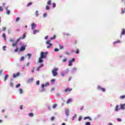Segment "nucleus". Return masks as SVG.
Returning <instances> with one entry per match:
<instances>
[{
	"mask_svg": "<svg viewBox=\"0 0 125 125\" xmlns=\"http://www.w3.org/2000/svg\"><path fill=\"white\" fill-rule=\"evenodd\" d=\"M55 39H56V36L54 35L53 37L50 38V40H47V42H46V44H49V45L47 46V48H50L52 46L53 44L52 43H50V42L53 40H55Z\"/></svg>",
	"mask_w": 125,
	"mask_h": 125,
	"instance_id": "nucleus-1",
	"label": "nucleus"
},
{
	"mask_svg": "<svg viewBox=\"0 0 125 125\" xmlns=\"http://www.w3.org/2000/svg\"><path fill=\"white\" fill-rule=\"evenodd\" d=\"M58 70H59V68H54V69H53V70H52V74L53 77L57 76V75H58V73L57 72H58Z\"/></svg>",
	"mask_w": 125,
	"mask_h": 125,
	"instance_id": "nucleus-2",
	"label": "nucleus"
},
{
	"mask_svg": "<svg viewBox=\"0 0 125 125\" xmlns=\"http://www.w3.org/2000/svg\"><path fill=\"white\" fill-rule=\"evenodd\" d=\"M48 54V52H41L40 57H41V58L45 59V58H46V55H47Z\"/></svg>",
	"mask_w": 125,
	"mask_h": 125,
	"instance_id": "nucleus-3",
	"label": "nucleus"
},
{
	"mask_svg": "<svg viewBox=\"0 0 125 125\" xmlns=\"http://www.w3.org/2000/svg\"><path fill=\"white\" fill-rule=\"evenodd\" d=\"M46 91V89L44 88V84H42L41 85V87L39 89V92H45Z\"/></svg>",
	"mask_w": 125,
	"mask_h": 125,
	"instance_id": "nucleus-4",
	"label": "nucleus"
},
{
	"mask_svg": "<svg viewBox=\"0 0 125 125\" xmlns=\"http://www.w3.org/2000/svg\"><path fill=\"white\" fill-rule=\"evenodd\" d=\"M76 61V59L72 58L71 60L68 61V66L69 67H72L73 66V62H75Z\"/></svg>",
	"mask_w": 125,
	"mask_h": 125,
	"instance_id": "nucleus-5",
	"label": "nucleus"
},
{
	"mask_svg": "<svg viewBox=\"0 0 125 125\" xmlns=\"http://www.w3.org/2000/svg\"><path fill=\"white\" fill-rule=\"evenodd\" d=\"M97 89L98 90H102V91H103V92H105L106 91V89L104 88H102L101 87V86L98 85L97 87Z\"/></svg>",
	"mask_w": 125,
	"mask_h": 125,
	"instance_id": "nucleus-6",
	"label": "nucleus"
},
{
	"mask_svg": "<svg viewBox=\"0 0 125 125\" xmlns=\"http://www.w3.org/2000/svg\"><path fill=\"white\" fill-rule=\"evenodd\" d=\"M125 29L123 28L121 31L120 39H122L123 36H125Z\"/></svg>",
	"mask_w": 125,
	"mask_h": 125,
	"instance_id": "nucleus-7",
	"label": "nucleus"
},
{
	"mask_svg": "<svg viewBox=\"0 0 125 125\" xmlns=\"http://www.w3.org/2000/svg\"><path fill=\"white\" fill-rule=\"evenodd\" d=\"M69 113H70V110L68 108H66L65 110V116H66V117H69Z\"/></svg>",
	"mask_w": 125,
	"mask_h": 125,
	"instance_id": "nucleus-8",
	"label": "nucleus"
},
{
	"mask_svg": "<svg viewBox=\"0 0 125 125\" xmlns=\"http://www.w3.org/2000/svg\"><path fill=\"white\" fill-rule=\"evenodd\" d=\"M72 88H70L69 87L66 88L65 90H64V92H68L69 93H70V92H71V91H72Z\"/></svg>",
	"mask_w": 125,
	"mask_h": 125,
	"instance_id": "nucleus-9",
	"label": "nucleus"
},
{
	"mask_svg": "<svg viewBox=\"0 0 125 125\" xmlns=\"http://www.w3.org/2000/svg\"><path fill=\"white\" fill-rule=\"evenodd\" d=\"M119 110H121V107H120V105H117L115 108V112H119Z\"/></svg>",
	"mask_w": 125,
	"mask_h": 125,
	"instance_id": "nucleus-10",
	"label": "nucleus"
},
{
	"mask_svg": "<svg viewBox=\"0 0 125 125\" xmlns=\"http://www.w3.org/2000/svg\"><path fill=\"white\" fill-rule=\"evenodd\" d=\"M37 27V24L35 23H32L31 24V29L34 30V29H36V27Z\"/></svg>",
	"mask_w": 125,
	"mask_h": 125,
	"instance_id": "nucleus-11",
	"label": "nucleus"
},
{
	"mask_svg": "<svg viewBox=\"0 0 125 125\" xmlns=\"http://www.w3.org/2000/svg\"><path fill=\"white\" fill-rule=\"evenodd\" d=\"M119 107H120V109H121V110H125V104H120L119 105Z\"/></svg>",
	"mask_w": 125,
	"mask_h": 125,
	"instance_id": "nucleus-12",
	"label": "nucleus"
},
{
	"mask_svg": "<svg viewBox=\"0 0 125 125\" xmlns=\"http://www.w3.org/2000/svg\"><path fill=\"white\" fill-rule=\"evenodd\" d=\"M25 49H26V46L24 45L21 46L20 49V51H24Z\"/></svg>",
	"mask_w": 125,
	"mask_h": 125,
	"instance_id": "nucleus-13",
	"label": "nucleus"
},
{
	"mask_svg": "<svg viewBox=\"0 0 125 125\" xmlns=\"http://www.w3.org/2000/svg\"><path fill=\"white\" fill-rule=\"evenodd\" d=\"M18 91L20 93V94H23V93H24V91H23V89H22V88H20L18 90Z\"/></svg>",
	"mask_w": 125,
	"mask_h": 125,
	"instance_id": "nucleus-14",
	"label": "nucleus"
},
{
	"mask_svg": "<svg viewBox=\"0 0 125 125\" xmlns=\"http://www.w3.org/2000/svg\"><path fill=\"white\" fill-rule=\"evenodd\" d=\"M42 59H43V58L40 57L38 61L39 63H42V62H43V60Z\"/></svg>",
	"mask_w": 125,
	"mask_h": 125,
	"instance_id": "nucleus-15",
	"label": "nucleus"
},
{
	"mask_svg": "<svg viewBox=\"0 0 125 125\" xmlns=\"http://www.w3.org/2000/svg\"><path fill=\"white\" fill-rule=\"evenodd\" d=\"M122 42H121V41L117 40L114 42H113V45H115V44H116V43H121Z\"/></svg>",
	"mask_w": 125,
	"mask_h": 125,
	"instance_id": "nucleus-16",
	"label": "nucleus"
},
{
	"mask_svg": "<svg viewBox=\"0 0 125 125\" xmlns=\"http://www.w3.org/2000/svg\"><path fill=\"white\" fill-rule=\"evenodd\" d=\"M62 34L63 35V36H67V37H69L71 36V34H70V33H68L66 32H63Z\"/></svg>",
	"mask_w": 125,
	"mask_h": 125,
	"instance_id": "nucleus-17",
	"label": "nucleus"
},
{
	"mask_svg": "<svg viewBox=\"0 0 125 125\" xmlns=\"http://www.w3.org/2000/svg\"><path fill=\"white\" fill-rule=\"evenodd\" d=\"M40 30H33V35H36L37 33H39Z\"/></svg>",
	"mask_w": 125,
	"mask_h": 125,
	"instance_id": "nucleus-18",
	"label": "nucleus"
},
{
	"mask_svg": "<svg viewBox=\"0 0 125 125\" xmlns=\"http://www.w3.org/2000/svg\"><path fill=\"white\" fill-rule=\"evenodd\" d=\"M8 74H6L4 76V81L6 82L7 80V78H8Z\"/></svg>",
	"mask_w": 125,
	"mask_h": 125,
	"instance_id": "nucleus-19",
	"label": "nucleus"
},
{
	"mask_svg": "<svg viewBox=\"0 0 125 125\" xmlns=\"http://www.w3.org/2000/svg\"><path fill=\"white\" fill-rule=\"evenodd\" d=\"M33 81H34V79L30 78L28 80L27 83H32Z\"/></svg>",
	"mask_w": 125,
	"mask_h": 125,
	"instance_id": "nucleus-20",
	"label": "nucleus"
},
{
	"mask_svg": "<svg viewBox=\"0 0 125 125\" xmlns=\"http://www.w3.org/2000/svg\"><path fill=\"white\" fill-rule=\"evenodd\" d=\"M70 102H72V99H68L67 101H66V104H70Z\"/></svg>",
	"mask_w": 125,
	"mask_h": 125,
	"instance_id": "nucleus-21",
	"label": "nucleus"
},
{
	"mask_svg": "<svg viewBox=\"0 0 125 125\" xmlns=\"http://www.w3.org/2000/svg\"><path fill=\"white\" fill-rule=\"evenodd\" d=\"M17 44H18V43L16 42H14L12 44V46H16L17 47Z\"/></svg>",
	"mask_w": 125,
	"mask_h": 125,
	"instance_id": "nucleus-22",
	"label": "nucleus"
},
{
	"mask_svg": "<svg viewBox=\"0 0 125 125\" xmlns=\"http://www.w3.org/2000/svg\"><path fill=\"white\" fill-rule=\"evenodd\" d=\"M35 15L36 17H39V16L40 15V14L39 13V11H36L35 13Z\"/></svg>",
	"mask_w": 125,
	"mask_h": 125,
	"instance_id": "nucleus-23",
	"label": "nucleus"
},
{
	"mask_svg": "<svg viewBox=\"0 0 125 125\" xmlns=\"http://www.w3.org/2000/svg\"><path fill=\"white\" fill-rule=\"evenodd\" d=\"M87 119H88L89 121H91V118H90V117L87 116V117H85L84 118V120H87Z\"/></svg>",
	"mask_w": 125,
	"mask_h": 125,
	"instance_id": "nucleus-24",
	"label": "nucleus"
},
{
	"mask_svg": "<svg viewBox=\"0 0 125 125\" xmlns=\"http://www.w3.org/2000/svg\"><path fill=\"white\" fill-rule=\"evenodd\" d=\"M77 114H75L73 117H72V121H74L75 119H76V118H77Z\"/></svg>",
	"mask_w": 125,
	"mask_h": 125,
	"instance_id": "nucleus-25",
	"label": "nucleus"
},
{
	"mask_svg": "<svg viewBox=\"0 0 125 125\" xmlns=\"http://www.w3.org/2000/svg\"><path fill=\"white\" fill-rule=\"evenodd\" d=\"M6 13L7 15H10V10H7L6 11Z\"/></svg>",
	"mask_w": 125,
	"mask_h": 125,
	"instance_id": "nucleus-26",
	"label": "nucleus"
},
{
	"mask_svg": "<svg viewBox=\"0 0 125 125\" xmlns=\"http://www.w3.org/2000/svg\"><path fill=\"white\" fill-rule=\"evenodd\" d=\"M48 85H49V83L48 82H47L45 83V84H44V86L46 87V86H48Z\"/></svg>",
	"mask_w": 125,
	"mask_h": 125,
	"instance_id": "nucleus-27",
	"label": "nucleus"
},
{
	"mask_svg": "<svg viewBox=\"0 0 125 125\" xmlns=\"http://www.w3.org/2000/svg\"><path fill=\"white\" fill-rule=\"evenodd\" d=\"M2 38H3L4 41L6 40V36H5V34L3 33L2 34Z\"/></svg>",
	"mask_w": 125,
	"mask_h": 125,
	"instance_id": "nucleus-28",
	"label": "nucleus"
},
{
	"mask_svg": "<svg viewBox=\"0 0 125 125\" xmlns=\"http://www.w3.org/2000/svg\"><path fill=\"white\" fill-rule=\"evenodd\" d=\"M57 107V104H53L52 108L53 109H55Z\"/></svg>",
	"mask_w": 125,
	"mask_h": 125,
	"instance_id": "nucleus-29",
	"label": "nucleus"
},
{
	"mask_svg": "<svg viewBox=\"0 0 125 125\" xmlns=\"http://www.w3.org/2000/svg\"><path fill=\"white\" fill-rule=\"evenodd\" d=\"M65 75H66V73H65V72H62L61 73V76H62V77H65Z\"/></svg>",
	"mask_w": 125,
	"mask_h": 125,
	"instance_id": "nucleus-30",
	"label": "nucleus"
},
{
	"mask_svg": "<svg viewBox=\"0 0 125 125\" xmlns=\"http://www.w3.org/2000/svg\"><path fill=\"white\" fill-rule=\"evenodd\" d=\"M76 71H77V68H76V67H74L72 69V72H76Z\"/></svg>",
	"mask_w": 125,
	"mask_h": 125,
	"instance_id": "nucleus-31",
	"label": "nucleus"
},
{
	"mask_svg": "<svg viewBox=\"0 0 125 125\" xmlns=\"http://www.w3.org/2000/svg\"><path fill=\"white\" fill-rule=\"evenodd\" d=\"M36 68L35 67H32V69H31V73H35V69Z\"/></svg>",
	"mask_w": 125,
	"mask_h": 125,
	"instance_id": "nucleus-32",
	"label": "nucleus"
},
{
	"mask_svg": "<svg viewBox=\"0 0 125 125\" xmlns=\"http://www.w3.org/2000/svg\"><path fill=\"white\" fill-rule=\"evenodd\" d=\"M59 46L60 47V49H63V48H64V46L61 45V44H59Z\"/></svg>",
	"mask_w": 125,
	"mask_h": 125,
	"instance_id": "nucleus-33",
	"label": "nucleus"
},
{
	"mask_svg": "<svg viewBox=\"0 0 125 125\" xmlns=\"http://www.w3.org/2000/svg\"><path fill=\"white\" fill-rule=\"evenodd\" d=\"M31 56L32 55H31V54H27V56L28 57V60H29V59L31 58Z\"/></svg>",
	"mask_w": 125,
	"mask_h": 125,
	"instance_id": "nucleus-34",
	"label": "nucleus"
},
{
	"mask_svg": "<svg viewBox=\"0 0 125 125\" xmlns=\"http://www.w3.org/2000/svg\"><path fill=\"white\" fill-rule=\"evenodd\" d=\"M47 4L48 5H50V4H51V0H49L47 3Z\"/></svg>",
	"mask_w": 125,
	"mask_h": 125,
	"instance_id": "nucleus-35",
	"label": "nucleus"
},
{
	"mask_svg": "<svg viewBox=\"0 0 125 125\" xmlns=\"http://www.w3.org/2000/svg\"><path fill=\"white\" fill-rule=\"evenodd\" d=\"M120 99H124L125 98V95H122L120 97Z\"/></svg>",
	"mask_w": 125,
	"mask_h": 125,
	"instance_id": "nucleus-36",
	"label": "nucleus"
},
{
	"mask_svg": "<svg viewBox=\"0 0 125 125\" xmlns=\"http://www.w3.org/2000/svg\"><path fill=\"white\" fill-rule=\"evenodd\" d=\"M47 16V14H46V13H44L43 15V18H45V17H46Z\"/></svg>",
	"mask_w": 125,
	"mask_h": 125,
	"instance_id": "nucleus-37",
	"label": "nucleus"
},
{
	"mask_svg": "<svg viewBox=\"0 0 125 125\" xmlns=\"http://www.w3.org/2000/svg\"><path fill=\"white\" fill-rule=\"evenodd\" d=\"M50 9V7L47 5L46 6V10H49Z\"/></svg>",
	"mask_w": 125,
	"mask_h": 125,
	"instance_id": "nucleus-38",
	"label": "nucleus"
},
{
	"mask_svg": "<svg viewBox=\"0 0 125 125\" xmlns=\"http://www.w3.org/2000/svg\"><path fill=\"white\" fill-rule=\"evenodd\" d=\"M32 3H32V2L28 3L27 4V7H29V6H30V5H32Z\"/></svg>",
	"mask_w": 125,
	"mask_h": 125,
	"instance_id": "nucleus-39",
	"label": "nucleus"
},
{
	"mask_svg": "<svg viewBox=\"0 0 125 125\" xmlns=\"http://www.w3.org/2000/svg\"><path fill=\"white\" fill-rule=\"evenodd\" d=\"M54 51L55 52H58V51H59V49L56 48L54 49Z\"/></svg>",
	"mask_w": 125,
	"mask_h": 125,
	"instance_id": "nucleus-40",
	"label": "nucleus"
},
{
	"mask_svg": "<svg viewBox=\"0 0 125 125\" xmlns=\"http://www.w3.org/2000/svg\"><path fill=\"white\" fill-rule=\"evenodd\" d=\"M91 125V124H90V122H86L85 123V125Z\"/></svg>",
	"mask_w": 125,
	"mask_h": 125,
	"instance_id": "nucleus-41",
	"label": "nucleus"
},
{
	"mask_svg": "<svg viewBox=\"0 0 125 125\" xmlns=\"http://www.w3.org/2000/svg\"><path fill=\"white\" fill-rule=\"evenodd\" d=\"M51 83H55V79H52L51 80Z\"/></svg>",
	"mask_w": 125,
	"mask_h": 125,
	"instance_id": "nucleus-42",
	"label": "nucleus"
},
{
	"mask_svg": "<svg viewBox=\"0 0 125 125\" xmlns=\"http://www.w3.org/2000/svg\"><path fill=\"white\" fill-rule=\"evenodd\" d=\"M28 115L29 117H33L34 114L33 113H30Z\"/></svg>",
	"mask_w": 125,
	"mask_h": 125,
	"instance_id": "nucleus-43",
	"label": "nucleus"
},
{
	"mask_svg": "<svg viewBox=\"0 0 125 125\" xmlns=\"http://www.w3.org/2000/svg\"><path fill=\"white\" fill-rule=\"evenodd\" d=\"M21 85V84L20 83H18V84H17L16 85V88H18V87H20V86Z\"/></svg>",
	"mask_w": 125,
	"mask_h": 125,
	"instance_id": "nucleus-44",
	"label": "nucleus"
},
{
	"mask_svg": "<svg viewBox=\"0 0 125 125\" xmlns=\"http://www.w3.org/2000/svg\"><path fill=\"white\" fill-rule=\"evenodd\" d=\"M24 59H25L24 57H21L20 60V61H24Z\"/></svg>",
	"mask_w": 125,
	"mask_h": 125,
	"instance_id": "nucleus-45",
	"label": "nucleus"
},
{
	"mask_svg": "<svg viewBox=\"0 0 125 125\" xmlns=\"http://www.w3.org/2000/svg\"><path fill=\"white\" fill-rule=\"evenodd\" d=\"M22 39V38H20L19 39H17V40L16 41V42L18 43V42H20V41Z\"/></svg>",
	"mask_w": 125,
	"mask_h": 125,
	"instance_id": "nucleus-46",
	"label": "nucleus"
},
{
	"mask_svg": "<svg viewBox=\"0 0 125 125\" xmlns=\"http://www.w3.org/2000/svg\"><path fill=\"white\" fill-rule=\"evenodd\" d=\"M36 84L37 85H40V81H36Z\"/></svg>",
	"mask_w": 125,
	"mask_h": 125,
	"instance_id": "nucleus-47",
	"label": "nucleus"
},
{
	"mask_svg": "<svg viewBox=\"0 0 125 125\" xmlns=\"http://www.w3.org/2000/svg\"><path fill=\"white\" fill-rule=\"evenodd\" d=\"M25 38H26V35L24 34H23V37L21 38V39H22V40H24V39H25Z\"/></svg>",
	"mask_w": 125,
	"mask_h": 125,
	"instance_id": "nucleus-48",
	"label": "nucleus"
},
{
	"mask_svg": "<svg viewBox=\"0 0 125 125\" xmlns=\"http://www.w3.org/2000/svg\"><path fill=\"white\" fill-rule=\"evenodd\" d=\"M20 20V18L19 17L17 18L16 19V21L18 22L19 20Z\"/></svg>",
	"mask_w": 125,
	"mask_h": 125,
	"instance_id": "nucleus-49",
	"label": "nucleus"
},
{
	"mask_svg": "<svg viewBox=\"0 0 125 125\" xmlns=\"http://www.w3.org/2000/svg\"><path fill=\"white\" fill-rule=\"evenodd\" d=\"M76 53V54H79V53H80V51H79V49H77Z\"/></svg>",
	"mask_w": 125,
	"mask_h": 125,
	"instance_id": "nucleus-50",
	"label": "nucleus"
},
{
	"mask_svg": "<svg viewBox=\"0 0 125 125\" xmlns=\"http://www.w3.org/2000/svg\"><path fill=\"white\" fill-rule=\"evenodd\" d=\"M53 7L55 8V7H56V4L55 3H53Z\"/></svg>",
	"mask_w": 125,
	"mask_h": 125,
	"instance_id": "nucleus-51",
	"label": "nucleus"
},
{
	"mask_svg": "<svg viewBox=\"0 0 125 125\" xmlns=\"http://www.w3.org/2000/svg\"><path fill=\"white\" fill-rule=\"evenodd\" d=\"M67 61V58H64L63 60H62V62H65Z\"/></svg>",
	"mask_w": 125,
	"mask_h": 125,
	"instance_id": "nucleus-52",
	"label": "nucleus"
},
{
	"mask_svg": "<svg viewBox=\"0 0 125 125\" xmlns=\"http://www.w3.org/2000/svg\"><path fill=\"white\" fill-rule=\"evenodd\" d=\"M43 66H44V65H43V64H41L39 66V68H42V67H43Z\"/></svg>",
	"mask_w": 125,
	"mask_h": 125,
	"instance_id": "nucleus-53",
	"label": "nucleus"
},
{
	"mask_svg": "<svg viewBox=\"0 0 125 125\" xmlns=\"http://www.w3.org/2000/svg\"><path fill=\"white\" fill-rule=\"evenodd\" d=\"M54 119H55V117H51V121H54Z\"/></svg>",
	"mask_w": 125,
	"mask_h": 125,
	"instance_id": "nucleus-54",
	"label": "nucleus"
},
{
	"mask_svg": "<svg viewBox=\"0 0 125 125\" xmlns=\"http://www.w3.org/2000/svg\"><path fill=\"white\" fill-rule=\"evenodd\" d=\"M117 122H122V119H121L120 118H117Z\"/></svg>",
	"mask_w": 125,
	"mask_h": 125,
	"instance_id": "nucleus-55",
	"label": "nucleus"
},
{
	"mask_svg": "<svg viewBox=\"0 0 125 125\" xmlns=\"http://www.w3.org/2000/svg\"><path fill=\"white\" fill-rule=\"evenodd\" d=\"M10 42H14V40H13V39L11 38V39H10Z\"/></svg>",
	"mask_w": 125,
	"mask_h": 125,
	"instance_id": "nucleus-56",
	"label": "nucleus"
},
{
	"mask_svg": "<svg viewBox=\"0 0 125 125\" xmlns=\"http://www.w3.org/2000/svg\"><path fill=\"white\" fill-rule=\"evenodd\" d=\"M78 121H79V122H81L82 121V117L81 116L79 117V118L78 119Z\"/></svg>",
	"mask_w": 125,
	"mask_h": 125,
	"instance_id": "nucleus-57",
	"label": "nucleus"
},
{
	"mask_svg": "<svg viewBox=\"0 0 125 125\" xmlns=\"http://www.w3.org/2000/svg\"><path fill=\"white\" fill-rule=\"evenodd\" d=\"M16 76L17 77H19V76H20V73L18 72V73L16 74Z\"/></svg>",
	"mask_w": 125,
	"mask_h": 125,
	"instance_id": "nucleus-58",
	"label": "nucleus"
},
{
	"mask_svg": "<svg viewBox=\"0 0 125 125\" xmlns=\"http://www.w3.org/2000/svg\"><path fill=\"white\" fill-rule=\"evenodd\" d=\"M0 11H3V9H2V6H0Z\"/></svg>",
	"mask_w": 125,
	"mask_h": 125,
	"instance_id": "nucleus-59",
	"label": "nucleus"
},
{
	"mask_svg": "<svg viewBox=\"0 0 125 125\" xmlns=\"http://www.w3.org/2000/svg\"><path fill=\"white\" fill-rule=\"evenodd\" d=\"M10 86H12V87H13V85H14L13 83H10Z\"/></svg>",
	"mask_w": 125,
	"mask_h": 125,
	"instance_id": "nucleus-60",
	"label": "nucleus"
},
{
	"mask_svg": "<svg viewBox=\"0 0 125 125\" xmlns=\"http://www.w3.org/2000/svg\"><path fill=\"white\" fill-rule=\"evenodd\" d=\"M16 49H15V52H18V48L16 47Z\"/></svg>",
	"mask_w": 125,
	"mask_h": 125,
	"instance_id": "nucleus-61",
	"label": "nucleus"
},
{
	"mask_svg": "<svg viewBox=\"0 0 125 125\" xmlns=\"http://www.w3.org/2000/svg\"><path fill=\"white\" fill-rule=\"evenodd\" d=\"M30 66V62H28L26 63V66L29 67Z\"/></svg>",
	"mask_w": 125,
	"mask_h": 125,
	"instance_id": "nucleus-62",
	"label": "nucleus"
},
{
	"mask_svg": "<svg viewBox=\"0 0 125 125\" xmlns=\"http://www.w3.org/2000/svg\"><path fill=\"white\" fill-rule=\"evenodd\" d=\"M44 40H48V36H45L44 38Z\"/></svg>",
	"mask_w": 125,
	"mask_h": 125,
	"instance_id": "nucleus-63",
	"label": "nucleus"
},
{
	"mask_svg": "<svg viewBox=\"0 0 125 125\" xmlns=\"http://www.w3.org/2000/svg\"><path fill=\"white\" fill-rule=\"evenodd\" d=\"M5 48H6V46H4L2 48L3 50H5Z\"/></svg>",
	"mask_w": 125,
	"mask_h": 125,
	"instance_id": "nucleus-64",
	"label": "nucleus"
}]
</instances>
